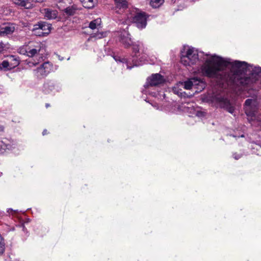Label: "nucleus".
Wrapping results in <instances>:
<instances>
[{
	"mask_svg": "<svg viewBox=\"0 0 261 261\" xmlns=\"http://www.w3.org/2000/svg\"><path fill=\"white\" fill-rule=\"evenodd\" d=\"M44 16L48 19H55L57 17L58 12L55 10L44 9Z\"/></svg>",
	"mask_w": 261,
	"mask_h": 261,
	"instance_id": "14",
	"label": "nucleus"
},
{
	"mask_svg": "<svg viewBox=\"0 0 261 261\" xmlns=\"http://www.w3.org/2000/svg\"><path fill=\"white\" fill-rule=\"evenodd\" d=\"M59 59H60V60H63V58H62V57H60V58H59Z\"/></svg>",
	"mask_w": 261,
	"mask_h": 261,
	"instance_id": "37",
	"label": "nucleus"
},
{
	"mask_svg": "<svg viewBox=\"0 0 261 261\" xmlns=\"http://www.w3.org/2000/svg\"><path fill=\"white\" fill-rule=\"evenodd\" d=\"M133 53L134 55L132 57L133 66H138L142 65V62L147 57V48L140 42L134 43L132 45Z\"/></svg>",
	"mask_w": 261,
	"mask_h": 261,
	"instance_id": "2",
	"label": "nucleus"
},
{
	"mask_svg": "<svg viewBox=\"0 0 261 261\" xmlns=\"http://www.w3.org/2000/svg\"><path fill=\"white\" fill-rule=\"evenodd\" d=\"M242 156V154H238L237 153H234L233 154V157L235 160H239Z\"/></svg>",
	"mask_w": 261,
	"mask_h": 261,
	"instance_id": "30",
	"label": "nucleus"
},
{
	"mask_svg": "<svg viewBox=\"0 0 261 261\" xmlns=\"http://www.w3.org/2000/svg\"><path fill=\"white\" fill-rule=\"evenodd\" d=\"M15 29L13 24H4L0 28V35L5 36L11 34L14 32Z\"/></svg>",
	"mask_w": 261,
	"mask_h": 261,
	"instance_id": "10",
	"label": "nucleus"
},
{
	"mask_svg": "<svg viewBox=\"0 0 261 261\" xmlns=\"http://www.w3.org/2000/svg\"><path fill=\"white\" fill-rule=\"evenodd\" d=\"M9 211H13V210L12 209H9L8 212H9Z\"/></svg>",
	"mask_w": 261,
	"mask_h": 261,
	"instance_id": "36",
	"label": "nucleus"
},
{
	"mask_svg": "<svg viewBox=\"0 0 261 261\" xmlns=\"http://www.w3.org/2000/svg\"><path fill=\"white\" fill-rule=\"evenodd\" d=\"M19 64V60L14 56H11L9 58V60H4L0 64V69L5 71L9 70Z\"/></svg>",
	"mask_w": 261,
	"mask_h": 261,
	"instance_id": "7",
	"label": "nucleus"
},
{
	"mask_svg": "<svg viewBox=\"0 0 261 261\" xmlns=\"http://www.w3.org/2000/svg\"><path fill=\"white\" fill-rule=\"evenodd\" d=\"M231 65L233 73L230 76L229 81L239 91L243 90L255 83L261 77V67H254L246 62L224 59L216 55L212 56L205 60L202 70L206 76L218 80L225 77V68Z\"/></svg>",
	"mask_w": 261,
	"mask_h": 261,
	"instance_id": "1",
	"label": "nucleus"
},
{
	"mask_svg": "<svg viewBox=\"0 0 261 261\" xmlns=\"http://www.w3.org/2000/svg\"><path fill=\"white\" fill-rule=\"evenodd\" d=\"M246 114L251 118L253 117L255 115V113L257 110V107L256 105L253 106L251 107H246L244 108Z\"/></svg>",
	"mask_w": 261,
	"mask_h": 261,
	"instance_id": "19",
	"label": "nucleus"
},
{
	"mask_svg": "<svg viewBox=\"0 0 261 261\" xmlns=\"http://www.w3.org/2000/svg\"><path fill=\"white\" fill-rule=\"evenodd\" d=\"M2 128V127H1V126H0V128Z\"/></svg>",
	"mask_w": 261,
	"mask_h": 261,
	"instance_id": "42",
	"label": "nucleus"
},
{
	"mask_svg": "<svg viewBox=\"0 0 261 261\" xmlns=\"http://www.w3.org/2000/svg\"><path fill=\"white\" fill-rule=\"evenodd\" d=\"M192 80H193L194 82L196 81L195 79H192Z\"/></svg>",
	"mask_w": 261,
	"mask_h": 261,
	"instance_id": "40",
	"label": "nucleus"
},
{
	"mask_svg": "<svg viewBox=\"0 0 261 261\" xmlns=\"http://www.w3.org/2000/svg\"><path fill=\"white\" fill-rule=\"evenodd\" d=\"M255 102V101L252 99H247L245 100L244 104V108H246V107H251L253 106H255L254 104Z\"/></svg>",
	"mask_w": 261,
	"mask_h": 261,
	"instance_id": "24",
	"label": "nucleus"
},
{
	"mask_svg": "<svg viewBox=\"0 0 261 261\" xmlns=\"http://www.w3.org/2000/svg\"><path fill=\"white\" fill-rule=\"evenodd\" d=\"M12 63H15V61H12Z\"/></svg>",
	"mask_w": 261,
	"mask_h": 261,
	"instance_id": "41",
	"label": "nucleus"
},
{
	"mask_svg": "<svg viewBox=\"0 0 261 261\" xmlns=\"http://www.w3.org/2000/svg\"><path fill=\"white\" fill-rule=\"evenodd\" d=\"M14 3L25 9H30L32 6L33 0H13Z\"/></svg>",
	"mask_w": 261,
	"mask_h": 261,
	"instance_id": "13",
	"label": "nucleus"
},
{
	"mask_svg": "<svg viewBox=\"0 0 261 261\" xmlns=\"http://www.w3.org/2000/svg\"><path fill=\"white\" fill-rule=\"evenodd\" d=\"M193 85V82L191 80L184 82V88L187 90H190L192 88Z\"/></svg>",
	"mask_w": 261,
	"mask_h": 261,
	"instance_id": "23",
	"label": "nucleus"
},
{
	"mask_svg": "<svg viewBox=\"0 0 261 261\" xmlns=\"http://www.w3.org/2000/svg\"><path fill=\"white\" fill-rule=\"evenodd\" d=\"M47 133H48L47 130L46 129H44L43 132H42V135L43 136H44V135L47 134Z\"/></svg>",
	"mask_w": 261,
	"mask_h": 261,
	"instance_id": "34",
	"label": "nucleus"
},
{
	"mask_svg": "<svg viewBox=\"0 0 261 261\" xmlns=\"http://www.w3.org/2000/svg\"><path fill=\"white\" fill-rule=\"evenodd\" d=\"M11 147L8 140L4 139L0 140V154L3 153L7 149H9Z\"/></svg>",
	"mask_w": 261,
	"mask_h": 261,
	"instance_id": "17",
	"label": "nucleus"
},
{
	"mask_svg": "<svg viewBox=\"0 0 261 261\" xmlns=\"http://www.w3.org/2000/svg\"><path fill=\"white\" fill-rule=\"evenodd\" d=\"M215 100L219 105L221 108L224 109L231 114L234 112V107L228 99L218 95L215 96Z\"/></svg>",
	"mask_w": 261,
	"mask_h": 261,
	"instance_id": "6",
	"label": "nucleus"
},
{
	"mask_svg": "<svg viewBox=\"0 0 261 261\" xmlns=\"http://www.w3.org/2000/svg\"><path fill=\"white\" fill-rule=\"evenodd\" d=\"M87 1L88 2L91 3L92 4V6L88 7V8H90L93 7V0H87Z\"/></svg>",
	"mask_w": 261,
	"mask_h": 261,
	"instance_id": "33",
	"label": "nucleus"
},
{
	"mask_svg": "<svg viewBox=\"0 0 261 261\" xmlns=\"http://www.w3.org/2000/svg\"><path fill=\"white\" fill-rule=\"evenodd\" d=\"M260 125H261V124H260Z\"/></svg>",
	"mask_w": 261,
	"mask_h": 261,
	"instance_id": "43",
	"label": "nucleus"
},
{
	"mask_svg": "<svg viewBox=\"0 0 261 261\" xmlns=\"http://www.w3.org/2000/svg\"><path fill=\"white\" fill-rule=\"evenodd\" d=\"M164 0H150V4L153 8L159 7L164 2Z\"/></svg>",
	"mask_w": 261,
	"mask_h": 261,
	"instance_id": "22",
	"label": "nucleus"
},
{
	"mask_svg": "<svg viewBox=\"0 0 261 261\" xmlns=\"http://www.w3.org/2000/svg\"><path fill=\"white\" fill-rule=\"evenodd\" d=\"M77 10V6L76 5H73L71 6L66 8L63 11L68 16H72L76 13Z\"/></svg>",
	"mask_w": 261,
	"mask_h": 261,
	"instance_id": "18",
	"label": "nucleus"
},
{
	"mask_svg": "<svg viewBox=\"0 0 261 261\" xmlns=\"http://www.w3.org/2000/svg\"><path fill=\"white\" fill-rule=\"evenodd\" d=\"M4 44L3 43H0V54L2 53L4 50Z\"/></svg>",
	"mask_w": 261,
	"mask_h": 261,
	"instance_id": "32",
	"label": "nucleus"
},
{
	"mask_svg": "<svg viewBox=\"0 0 261 261\" xmlns=\"http://www.w3.org/2000/svg\"><path fill=\"white\" fill-rule=\"evenodd\" d=\"M244 137V135H242L241 136V137Z\"/></svg>",
	"mask_w": 261,
	"mask_h": 261,
	"instance_id": "39",
	"label": "nucleus"
},
{
	"mask_svg": "<svg viewBox=\"0 0 261 261\" xmlns=\"http://www.w3.org/2000/svg\"><path fill=\"white\" fill-rule=\"evenodd\" d=\"M100 19H94L90 22L89 27L92 30H94L96 28L97 26L100 24Z\"/></svg>",
	"mask_w": 261,
	"mask_h": 261,
	"instance_id": "21",
	"label": "nucleus"
},
{
	"mask_svg": "<svg viewBox=\"0 0 261 261\" xmlns=\"http://www.w3.org/2000/svg\"><path fill=\"white\" fill-rule=\"evenodd\" d=\"M105 36V33L103 32H97L92 34V37H94L97 39H100Z\"/></svg>",
	"mask_w": 261,
	"mask_h": 261,
	"instance_id": "26",
	"label": "nucleus"
},
{
	"mask_svg": "<svg viewBox=\"0 0 261 261\" xmlns=\"http://www.w3.org/2000/svg\"><path fill=\"white\" fill-rule=\"evenodd\" d=\"M51 28V27L50 24L44 21L39 22L37 24L34 25L35 30L39 29V30L40 29L41 31L44 32L43 33L40 34V35H48L50 32Z\"/></svg>",
	"mask_w": 261,
	"mask_h": 261,
	"instance_id": "9",
	"label": "nucleus"
},
{
	"mask_svg": "<svg viewBox=\"0 0 261 261\" xmlns=\"http://www.w3.org/2000/svg\"><path fill=\"white\" fill-rule=\"evenodd\" d=\"M148 15L144 12L136 13L132 18V22L140 29L145 28L147 25Z\"/></svg>",
	"mask_w": 261,
	"mask_h": 261,
	"instance_id": "4",
	"label": "nucleus"
},
{
	"mask_svg": "<svg viewBox=\"0 0 261 261\" xmlns=\"http://www.w3.org/2000/svg\"><path fill=\"white\" fill-rule=\"evenodd\" d=\"M115 5V9L117 10L116 12L120 13L123 12L125 9L127 8L128 3L126 0H114Z\"/></svg>",
	"mask_w": 261,
	"mask_h": 261,
	"instance_id": "11",
	"label": "nucleus"
},
{
	"mask_svg": "<svg viewBox=\"0 0 261 261\" xmlns=\"http://www.w3.org/2000/svg\"><path fill=\"white\" fill-rule=\"evenodd\" d=\"M59 4L70 3L72 0H55Z\"/></svg>",
	"mask_w": 261,
	"mask_h": 261,
	"instance_id": "29",
	"label": "nucleus"
},
{
	"mask_svg": "<svg viewBox=\"0 0 261 261\" xmlns=\"http://www.w3.org/2000/svg\"><path fill=\"white\" fill-rule=\"evenodd\" d=\"M53 70V65L49 62H45L38 67L35 71L37 77L42 78L46 76Z\"/></svg>",
	"mask_w": 261,
	"mask_h": 261,
	"instance_id": "5",
	"label": "nucleus"
},
{
	"mask_svg": "<svg viewBox=\"0 0 261 261\" xmlns=\"http://www.w3.org/2000/svg\"><path fill=\"white\" fill-rule=\"evenodd\" d=\"M59 59H60V60H63V58H62V57H60V58H59Z\"/></svg>",
	"mask_w": 261,
	"mask_h": 261,
	"instance_id": "38",
	"label": "nucleus"
},
{
	"mask_svg": "<svg viewBox=\"0 0 261 261\" xmlns=\"http://www.w3.org/2000/svg\"><path fill=\"white\" fill-rule=\"evenodd\" d=\"M49 107H50V105L49 103H46L45 104V107L46 108H48Z\"/></svg>",
	"mask_w": 261,
	"mask_h": 261,
	"instance_id": "35",
	"label": "nucleus"
},
{
	"mask_svg": "<svg viewBox=\"0 0 261 261\" xmlns=\"http://www.w3.org/2000/svg\"><path fill=\"white\" fill-rule=\"evenodd\" d=\"M130 35L125 33L120 36V41L125 48H128L134 43L129 37Z\"/></svg>",
	"mask_w": 261,
	"mask_h": 261,
	"instance_id": "12",
	"label": "nucleus"
},
{
	"mask_svg": "<svg viewBox=\"0 0 261 261\" xmlns=\"http://www.w3.org/2000/svg\"><path fill=\"white\" fill-rule=\"evenodd\" d=\"M249 148L251 149L253 153L259 155V153H258L257 151L259 150V149L261 148L260 141L251 142L249 146Z\"/></svg>",
	"mask_w": 261,
	"mask_h": 261,
	"instance_id": "16",
	"label": "nucleus"
},
{
	"mask_svg": "<svg viewBox=\"0 0 261 261\" xmlns=\"http://www.w3.org/2000/svg\"><path fill=\"white\" fill-rule=\"evenodd\" d=\"M39 51V50H37L35 48L30 49L28 51V55L30 57H33L35 56Z\"/></svg>",
	"mask_w": 261,
	"mask_h": 261,
	"instance_id": "28",
	"label": "nucleus"
},
{
	"mask_svg": "<svg viewBox=\"0 0 261 261\" xmlns=\"http://www.w3.org/2000/svg\"><path fill=\"white\" fill-rule=\"evenodd\" d=\"M164 77L159 73L153 74L147 79V82L144 86L147 88L149 86H156L164 83Z\"/></svg>",
	"mask_w": 261,
	"mask_h": 261,
	"instance_id": "8",
	"label": "nucleus"
},
{
	"mask_svg": "<svg viewBox=\"0 0 261 261\" xmlns=\"http://www.w3.org/2000/svg\"><path fill=\"white\" fill-rule=\"evenodd\" d=\"M3 10H0V13L3 14L5 15H7L9 14L11 12L10 9L6 6H4L3 7Z\"/></svg>",
	"mask_w": 261,
	"mask_h": 261,
	"instance_id": "25",
	"label": "nucleus"
},
{
	"mask_svg": "<svg viewBox=\"0 0 261 261\" xmlns=\"http://www.w3.org/2000/svg\"><path fill=\"white\" fill-rule=\"evenodd\" d=\"M198 61L197 50L193 47H189L186 52H182L180 62L185 66H191Z\"/></svg>",
	"mask_w": 261,
	"mask_h": 261,
	"instance_id": "3",
	"label": "nucleus"
},
{
	"mask_svg": "<svg viewBox=\"0 0 261 261\" xmlns=\"http://www.w3.org/2000/svg\"><path fill=\"white\" fill-rule=\"evenodd\" d=\"M32 31H33V32H34V34L36 36H45L47 35V34L40 35V34L43 33L44 32L43 31H41L40 29L39 30V29L36 30H34V27L33 28Z\"/></svg>",
	"mask_w": 261,
	"mask_h": 261,
	"instance_id": "27",
	"label": "nucleus"
},
{
	"mask_svg": "<svg viewBox=\"0 0 261 261\" xmlns=\"http://www.w3.org/2000/svg\"><path fill=\"white\" fill-rule=\"evenodd\" d=\"M18 227L19 228H21L22 229V230L25 233L26 232V233H28L27 232V228L25 227L24 226V225L23 224H21V225H19Z\"/></svg>",
	"mask_w": 261,
	"mask_h": 261,
	"instance_id": "31",
	"label": "nucleus"
},
{
	"mask_svg": "<svg viewBox=\"0 0 261 261\" xmlns=\"http://www.w3.org/2000/svg\"><path fill=\"white\" fill-rule=\"evenodd\" d=\"M55 84L53 81H47L43 85V91L45 93L48 94L55 89Z\"/></svg>",
	"mask_w": 261,
	"mask_h": 261,
	"instance_id": "15",
	"label": "nucleus"
},
{
	"mask_svg": "<svg viewBox=\"0 0 261 261\" xmlns=\"http://www.w3.org/2000/svg\"><path fill=\"white\" fill-rule=\"evenodd\" d=\"M114 59L116 62H119L123 63H125L126 65V67L127 69H132L133 66V65H132L130 61H129L127 59L123 58H121L119 56H115L114 57Z\"/></svg>",
	"mask_w": 261,
	"mask_h": 261,
	"instance_id": "20",
	"label": "nucleus"
}]
</instances>
